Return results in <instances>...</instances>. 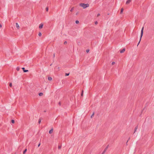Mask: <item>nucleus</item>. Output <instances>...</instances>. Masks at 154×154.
Returning a JSON list of instances; mask_svg holds the SVG:
<instances>
[{"label": "nucleus", "instance_id": "f257e3e1", "mask_svg": "<svg viewBox=\"0 0 154 154\" xmlns=\"http://www.w3.org/2000/svg\"><path fill=\"white\" fill-rule=\"evenodd\" d=\"M80 5L83 7L84 9L86 8L89 6V5L88 4H85L84 3H81Z\"/></svg>", "mask_w": 154, "mask_h": 154}, {"label": "nucleus", "instance_id": "f03ea898", "mask_svg": "<svg viewBox=\"0 0 154 154\" xmlns=\"http://www.w3.org/2000/svg\"><path fill=\"white\" fill-rule=\"evenodd\" d=\"M143 29H144V27H143L141 29V33H140V41L138 43V44H137V46L139 44L140 42V41L141 40V38H142V37L143 35Z\"/></svg>", "mask_w": 154, "mask_h": 154}, {"label": "nucleus", "instance_id": "7ed1b4c3", "mask_svg": "<svg viewBox=\"0 0 154 154\" xmlns=\"http://www.w3.org/2000/svg\"><path fill=\"white\" fill-rule=\"evenodd\" d=\"M22 69H23V70L24 72H27L28 71V70H25V68L24 67H23V68H22Z\"/></svg>", "mask_w": 154, "mask_h": 154}, {"label": "nucleus", "instance_id": "20e7f679", "mask_svg": "<svg viewBox=\"0 0 154 154\" xmlns=\"http://www.w3.org/2000/svg\"><path fill=\"white\" fill-rule=\"evenodd\" d=\"M131 1V0H128L126 2V4H128L130 3Z\"/></svg>", "mask_w": 154, "mask_h": 154}, {"label": "nucleus", "instance_id": "39448f33", "mask_svg": "<svg viewBox=\"0 0 154 154\" xmlns=\"http://www.w3.org/2000/svg\"><path fill=\"white\" fill-rule=\"evenodd\" d=\"M125 51V48H123L122 50H121L120 51V52L121 53H122L124 52Z\"/></svg>", "mask_w": 154, "mask_h": 154}, {"label": "nucleus", "instance_id": "423d86ee", "mask_svg": "<svg viewBox=\"0 0 154 154\" xmlns=\"http://www.w3.org/2000/svg\"><path fill=\"white\" fill-rule=\"evenodd\" d=\"M43 24L42 23H41L39 26V28L40 29H41L42 28Z\"/></svg>", "mask_w": 154, "mask_h": 154}, {"label": "nucleus", "instance_id": "0eeeda50", "mask_svg": "<svg viewBox=\"0 0 154 154\" xmlns=\"http://www.w3.org/2000/svg\"><path fill=\"white\" fill-rule=\"evenodd\" d=\"M16 26L17 28V29H19V28H20V26H19L18 24V23H16Z\"/></svg>", "mask_w": 154, "mask_h": 154}, {"label": "nucleus", "instance_id": "6e6552de", "mask_svg": "<svg viewBox=\"0 0 154 154\" xmlns=\"http://www.w3.org/2000/svg\"><path fill=\"white\" fill-rule=\"evenodd\" d=\"M53 132V129L52 128L51 130H50L49 131V133L51 134Z\"/></svg>", "mask_w": 154, "mask_h": 154}, {"label": "nucleus", "instance_id": "1a4fd4ad", "mask_svg": "<svg viewBox=\"0 0 154 154\" xmlns=\"http://www.w3.org/2000/svg\"><path fill=\"white\" fill-rule=\"evenodd\" d=\"M108 145L107 146H106V147L104 149V150L103 151V152H105L106 151V150H107V149L108 148Z\"/></svg>", "mask_w": 154, "mask_h": 154}, {"label": "nucleus", "instance_id": "9d476101", "mask_svg": "<svg viewBox=\"0 0 154 154\" xmlns=\"http://www.w3.org/2000/svg\"><path fill=\"white\" fill-rule=\"evenodd\" d=\"M48 79L49 81H51L52 80V78L51 77H48Z\"/></svg>", "mask_w": 154, "mask_h": 154}, {"label": "nucleus", "instance_id": "9b49d317", "mask_svg": "<svg viewBox=\"0 0 154 154\" xmlns=\"http://www.w3.org/2000/svg\"><path fill=\"white\" fill-rule=\"evenodd\" d=\"M27 151V149H26L23 152V154H25Z\"/></svg>", "mask_w": 154, "mask_h": 154}, {"label": "nucleus", "instance_id": "f8f14e48", "mask_svg": "<svg viewBox=\"0 0 154 154\" xmlns=\"http://www.w3.org/2000/svg\"><path fill=\"white\" fill-rule=\"evenodd\" d=\"M43 95V94L42 93H40L39 94V96H42Z\"/></svg>", "mask_w": 154, "mask_h": 154}, {"label": "nucleus", "instance_id": "ddd939ff", "mask_svg": "<svg viewBox=\"0 0 154 154\" xmlns=\"http://www.w3.org/2000/svg\"><path fill=\"white\" fill-rule=\"evenodd\" d=\"M123 8H122L121 9L120 13L122 14L123 12Z\"/></svg>", "mask_w": 154, "mask_h": 154}, {"label": "nucleus", "instance_id": "4468645a", "mask_svg": "<svg viewBox=\"0 0 154 154\" xmlns=\"http://www.w3.org/2000/svg\"><path fill=\"white\" fill-rule=\"evenodd\" d=\"M137 127H136L135 128V129H134V133H135V131H136V130H137Z\"/></svg>", "mask_w": 154, "mask_h": 154}, {"label": "nucleus", "instance_id": "2eb2a0df", "mask_svg": "<svg viewBox=\"0 0 154 154\" xmlns=\"http://www.w3.org/2000/svg\"><path fill=\"white\" fill-rule=\"evenodd\" d=\"M16 70L17 71H19L20 70V68L18 67H17L16 68Z\"/></svg>", "mask_w": 154, "mask_h": 154}, {"label": "nucleus", "instance_id": "dca6fc26", "mask_svg": "<svg viewBox=\"0 0 154 154\" xmlns=\"http://www.w3.org/2000/svg\"><path fill=\"white\" fill-rule=\"evenodd\" d=\"M41 122V119H39L38 120V123L39 124H40Z\"/></svg>", "mask_w": 154, "mask_h": 154}, {"label": "nucleus", "instance_id": "f3484780", "mask_svg": "<svg viewBox=\"0 0 154 154\" xmlns=\"http://www.w3.org/2000/svg\"><path fill=\"white\" fill-rule=\"evenodd\" d=\"M94 112L93 114H92V115H91V118H92L94 116Z\"/></svg>", "mask_w": 154, "mask_h": 154}, {"label": "nucleus", "instance_id": "a211bd4d", "mask_svg": "<svg viewBox=\"0 0 154 154\" xmlns=\"http://www.w3.org/2000/svg\"><path fill=\"white\" fill-rule=\"evenodd\" d=\"M39 36H41V35H42V33L41 32H39L38 33V34Z\"/></svg>", "mask_w": 154, "mask_h": 154}, {"label": "nucleus", "instance_id": "6ab92c4d", "mask_svg": "<svg viewBox=\"0 0 154 154\" xmlns=\"http://www.w3.org/2000/svg\"><path fill=\"white\" fill-rule=\"evenodd\" d=\"M79 22L78 20H76L75 21V23H76V24H78L79 23Z\"/></svg>", "mask_w": 154, "mask_h": 154}, {"label": "nucleus", "instance_id": "aec40b11", "mask_svg": "<svg viewBox=\"0 0 154 154\" xmlns=\"http://www.w3.org/2000/svg\"><path fill=\"white\" fill-rule=\"evenodd\" d=\"M69 75V73H66L65 75L66 76H68Z\"/></svg>", "mask_w": 154, "mask_h": 154}, {"label": "nucleus", "instance_id": "412c9836", "mask_svg": "<svg viewBox=\"0 0 154 154\" xmlns=\"http://www.w3.org/2000/svg\"><path fill=\"white\" fill-rule=\"evenodd\" d=\"M46 11H48V7H46Z\"/></svg>", "mask_w": 154, "mask_h": 154}, {"label": "nucleus", "instance_id": "4be33fe9", "mask_svg": "<svg viewBox=\"0 0 154 154\" xmlns=\"http://www.w3.org/2000/svg\"><path fill=\"white\" fill-rule=\"evenodd\" d=\"M61 146H58V148L59 149H61Z\"/></svg>", "mask_w": 154, "mask_h": 154}, {"label": "nucleus", "instance_id": "5701e85b", "mask_svg": "<svg viewBox=\"0 0 154 154\" xmlns=\"http://www.w3.org/2000/svg\"><path fill=\"white\" fill-rule=\"evenodd\" d=\"M11 122L13 123H14V120H11Z\"/></svg>", "mask_w": 154, "mask_h": 154}, {"label": "nucleus", "instance_id": "b1692460", "mask_svg": "<svg viewBox=\"0 0 154 154\" xmlns=\"http://www.w3.org/2000/svg\"><path fill=\"white\" fill-rule=\"evenodd\" d=\"M9 86L11 87H12V84L11 83H10V84H9Z\"/></svg>", "mask_w": 154, "mask_h": 154}, {"label": "nucleus", "instance_id": "393cba45", "mask_svg": "<svg viewBox=\"0 0 154 154\" xmlns=\"http://www.w3.org/2000/svg\"><path fill=\"white\" fill-rule=\"evenodd\" d=\"M73 10V8H72V9L70 10V11L71 12H72Z\"/></svg>", "mask_w": 154, "mask_h": 154}, {"label": "nucleus", "instance_id": "a878e982", "mask_svg": "<svg viewBox=\"0 0 154 154\" xmlns=\"http://www.w3.org/2000/svg\"><path fill=\"white\" fill-rule=\"evenodd\" d=\"M89 50L88 49H87L86 51L87 53H88L89 52Z\"/></svg>", "mask_w": 154, "mask_h": 154}, {"label": "nucleus", "instance_id": "bb28decb", "mask_svg": "<svg viewBox=\"0 0 154 154\" xmlns=\"http://www.w3.org/2000/svg\"><path fill=\"white\" fill-rule=\"evenodd\" d=\"M115 63V62H112V65H114Z\"/></svg>", "mask_w": 154, "mask_h": 154}, {"label": "nucleus", "instance_id": "cd10ccee", "mask_svg": "<svg viewBox=\"0 0 154 154\" xmlns=\"http://www.w3.org/2000/svg\"><path fill=\"white\" fill-rule=\"evenodd\" d=\"M83 90H82V94H81V96H83Z\"/></svg>", "mask_w": 154, "mask_h": 154}, {"label": "nucleus", "instance_id": "c85d7f7f", "mask_svg": "<svg viewBox=\"0 0 154 154\" xmlns=\"http://www.w3.org/2000/svg\"><path fill=\"white\" fill-rule=\"evenodd\" d=\"M100 15V14H98L97 15V17H98Z\"/></svg>", "mask_w": 154, "mask_h": 154}, {"label": "nucleus", "instance_id": "c756f323", "mask_svg": "<svg viewBox=\"0 0 154 154\" xmlns=\"http://www.w3.org/2000/svg\"><path fill=\"white\" fill-rule=\"evenodd\" d=\"M97 23H97V21H96V22H95V24H96H96H97Z\"/></svg>", "mask_w": 154, "mask_h": 154}, {"label": "nucleus", "instance_id": "7c9ffc66", "mask_svg": "<svg viewBox=\"0 0 154 154\" xmlns=\"http://www.w3.org/2000/svg\"><path fill=\"white\" fill-rule=\"evenodd\" d=\"M66 43H67V42H66H66H64V44H66Z\"/></svg>", "mask_w": 154, "mask_h": 154}, {"label": "nucleus", "instance_id": "2f4dec72", "mask_svg": "<svg viewBox=\"0 0 154 154\" xmlns=\"http://www.w3.org/2000/svg\"><path fill=\"white\" fill-rule=\"evenodd\" d=\"M40 145V143H39L38 145V147Z\"/></svg>", "mask_w": 154, "mask_h": 154}, {"label": "nucleus", "instance_id": "473e14b6", "mask_svg": "<svg viewBox=\"0 0 154 154\" xmlns=\"http://www.w3.org/2000/svg\"><path fill=\"white\" fill-rule=\"evenodd\" d=\"M2 25L1 24H0V28H2Z\"/></svg>", "mask_w": 154, "mask_h": 154}, {"label": "nucleus", "instance_id": "72a5a7b5", "mask_svg": "<svg viewBox=\"0 0 154 154\" xmlns=\"http://www.w3.org/2000/svg\"><path fill=\"white\" fill-rule=\"evenodd\" d=\"M105 153V152H104L103 151L101 154H104Z\"/></svg>", "mask_w": 154, "mask_h": 154}, {"label": "nucleus", "instance_id": "f704fd0d", "mask_svg": "<svg viewBox=\"0 0 154 154\" xmlns=\"http://www.w3.org/2000/svg\"><path fill=\"white\" fill-rule=\"evenodd\" d=\"M55 54H54L53 55V57H55Z\"/></svg>", "mask_w": 154, "mask_h": 154}, {"label": "nucleus", "instance_id": "c9c22d12", "mask_svg": "<svg viewBox=\"0 0 154 154\" xmlns=\"http://www.w3.org/2000/svg\"><path fill=\"white\" fill-rule=\"evenodd\" d=\"M59 104L60 105H61L60 102H59Z\"/></svg>", "mask_w": 154, "mask_h": 154}, {"label": "nucleus", "instance_id": "e433bc0d", "mask_svg": "<svg viewBox=\"0 0 154 154\" xmlns=\"http://www.w3.org/2000/svg\"><path fill=\"white\" fill-rule=\"evenodd\" d=\"M58 69H59V67H58Z\"/></svg>", "mask_w": 154, "mask_h": 154}]
</instances>
